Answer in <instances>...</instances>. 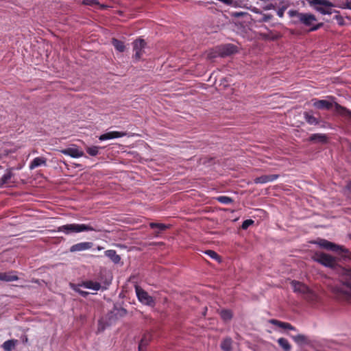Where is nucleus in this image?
Here are the masks:
<instances>
[{"instance_id":"obj_1","label":"nucleus","mask_w":351,"mask_h":351,"mask_svg":"<svg viewBox=\"0 0 351 351\" xmlns=\"http://www.w3.org/2000/svg\"><path fill=\"white\" fill-rule=\"evenodd\" d=\"M341 270L339 283L332 287V291L337 298L351 299V269Z\"/></svg>"},{"instance_id":"obj_2","label":"nucleus","mask_w":351,"mask_h":351,"mask_svg":"<svg viewBox=\"0 0 351 351\" xmlns=\"http://www.w3.org/2000/svg\"><path fill=\"white\" fill-rule=\"evenodd\" d=\"M61 232L65 234L72 233H79L82 232L94 231L100 232L102 231L101 228L97 224H85V223H68L58 227L57 230H51V232Z\"/></svg>"},{"instance_id":"obj_3","label":"nucleus","mask_w":351,"mask_h":351,"mask_svg":"<svg viewBox=\"0 0 351 351\" xmlns=\"http://www.w3.org/2000/svg\"><path fill=\"white\" fill-rule=\"evenodd\" d=\"M288 14L290 16H296L299 22L302 23L306 26H311V30L315 31L318 29L323 25V23H318L315 25L314 23L317 21V19L315 15L310 13H300L295 10H289Z\"/></svg>"},{"instance_id":"obj_4","label":"nucleus","mask_w":351,"mask_h":351,"mask_svg":"<svg viewBox=\"0 0 351 351\" xmlns=\"http://www.w3.org/2000/svg\"><path fill=\"white\" fill-rule=\"evenodd\" d=\"M291 285L293 291L300 293L306 301L309 302L317 301V294L305 284L296 280H292Z\"/></svg>"},{"instance_id":"obj_5","label":"nucleus","mask_w":351,"mask_h":351,"mask_svg":"<svg viewBox=\"0 0 351 351\" xmlns=\"http://www.w3.org/2000/svg\"><path fill=\"white\" fill-rule=\"evenodd\" d=\"M313 258L315 261L329 268L335 269L338 265V261L335 257L324 252H316Z\"/></svg>"},{"instance_id":"obj_6","label":"nucleus","mask_w":351,"mask_h":351,"mask_svg":"<svg viewBox=\"0 0 351 351\" xmlns=\"http://www.w3.org/2000/svg\"><path fill=\"white\" fill-rule=\"evenodd\" d=\"M310 5L322 14H331L335 5L328 0H311Z\"/></svg>"},{"instance_id":"obj_7","label":"nucleus","mask_w":351,"mask_h":351,"mask_svg":"<svg viewBox=\"0 0 351 351\" xmlns=\"http://www.w3.org/2000/svg\"><path fill=\"white\" fill-rule=\"evenodd\" d=\"M311 103L312 106L318 109H335V110H345L344 108H339V105L334 101L332 97H328L324 99H313Z\"/></svg>"},{"instance_id":"obj_8","label":"nucleus","mask_w":351,"mask_h":351,"mask_svg":"<svg viewBox=\"0 0 351 351\" xmlns=\"http://www.w3.org/2000/svg\"><path fill=\"white\" fill-rule=\"evenodd\" d=\"M317 243L324 249L337 252L343 256H348L349 251L343 246L338 245L326 239H320Z\"/></svg>"},{"instance_id":"obj_9","label":"nucleus","mask_w":351,"mask_h":351,"mask_svg":"<svg viewBox=\"0 0 351 351\" xmlns=\"http://www.w3.org/2000/svg\"><path fill=\"white\" fill-rule=\"evenodd\" d=\"M135 291L138 300L146 305L154 306L155 302L154 300L150 296L147 292L143 290L141 287L135 286Z\"/></svg>"},{"instance_id":"obj_10","label":"nucleus","mask_w":351,"mask_h":351,"mask_svg":"<svg viewBox=\"0 0 351 351\" xmlns=\"http://www.w3.org/2000/svg\"><path fill=\"white\" fill-rule=\"evenodd\" d=\"M134 55V57L136 60H139L142 58L144 53V48L145 43L142 39L136 40L133 43Z\"/></svg>"},{"instance_id":"obj_11","label":"nucleus","mask_w":351,"mask_h":351,"mask_svg":"<svg viewBox=\"0 0 351 351\" xmlns=\"http://www.w3.org/2000/svg\"><path fill=\"white\" fill-rule=\"evenodd\" d=\"M126 133L124 132L110 131L104 133L99 136V139L101 141L121 138L125 136Z\"/></svg>"},{"instance_id":"obj_12","label":"nucleus","mask_w":351,"mask_h":351,"mask_svg":"<svg viewBox=\"0 0 351 351\" xmlns=\"http://www.w3.org/2000/svg\"><path fill=\"white\" fill-rule=\"evenodd\" d=\"M93 245V243L92 242H81L73 245L69 250L71 252L85 251L90 249Z\"/></svg>"},{"instance_id":"obj_13","label":"nucleus","mask_w":351,"mask_h":351,"mask_svg":"<svg viewBox=\"0 0 351 351\" xmlns=\"http://www.w3.org/2000/svg\"><path fill=\"white\" fill-rule=\"evenodd\" d=\"M61 152L72 158H77L84 156V152L77 147H68L61 150Z\"/></svg>"},{"instance_id":"obj_14","label":"nucleus","mask_w":351,"mask_h":351,"mask_svg":"<svg viewBox=\"0 0 351 351\" xmlns=\"http://www.w3.org/2000/svg\"><path fill=\"white\" fill-rule=\"evenodd\" d=\"M279 177L277 174L263 175L254 179L255 184H265L276 180Z\"/></svg>"},{"instance_id":"obj_15","label":"nucleus","mask_w":351,"mask_h":351,"mask_svg":"<svg viewBox=\"0 0 351 351\" xmlns=\"http://www.w3.org/2000/svg\"><path fill=\"white\" fill-rule=\"evenodd\" d=\"M16 271H11L8 272H0V280L5 282L15 281L19 279V277L16 275Z\"/></svg>"},{"instance_id":"obj_16","label":"nucleus","mask_w":351,"mask_h":351,"mask_svg":"<svg viewBox=\"0 0 351 351\" xmlns=\"http://www.w3.org/2000/svg\"><path fill=\"white\" fill-rule=\"evenodd\" d=\"M218 49L219 51V55L221 57L230 55L236 51V47L232 45L219 46Z\"/></svg>"},{"instance_id":"obj_17","label":"nucleus","mask_w":351,"mask_h":351,"mask_svg":"<svg viewBox=\"0 0 351 351\" xmlns=\"http://www.w3.org/2000/svg\"><path fill=\"white\" fill-rule=\"evenodd\" d=\"M308 141L313 143L326 144L328 142V137L324 134H313L309 136Z\"/></svg>"},{"instance_id":"obj_18","label":"nucleus","mask_w":351,"mask_h":351,"mask_svg":"<svg viewBox=\"0 0 351 351\" xmlns=\"http://www.w3.org/2000/svg\"><path fill=\"white\" fill-rule=\"evenodd\" d=\"M304 117L310 125H317L319 123V117L314 114V111H305Z\"/></svg>"},{"instance_id":"obj_19","label":"nucleus","mask_w":351,"mask_h":351,"mask_svg":"<svg viewBox=\"0 0 351 351\" xmlns=\"http://www.w3.org/2000/svg\"><path fill=\"white\" fill-rule=\"evenodd\" d=\"M47 165V158L44 157H36L29 164V169H34L40 166Z\"/></svg>"},{"instance_id":"obj_20","label":"nucleus","mask_w":351,"mask_h":351,"mask_svg":"<svg viewBox=\"0 0 351 351\" xmlns=\"http://www.w3.org/2000/svg\"><path fill=\"white\" fill-rule=\"evenodd\" d=\"M152 337V335L150 332H146L143 335V337L141 339V341L138 345V350L143 351L144 348L148 345L149 341H151Z\"/></svg>"},{"instance_id":"obj_21","label":"nucleus","mask_w":351,"mask_h":351,"mask_svg":"<svg viewBox=\"0 0 351 351\" xmlns=\"http://www.w3.org/2000/svg\"><path fill=\"white\" fill-rule=\"evenodd\" d=\"M80 286L94 291H99L101 289V284L99 282L92 280L83 281Z\"/></svg>"},{"instance_id":"obj_22","label":"nucleus","mask_w":351,"mask_h":351,"mask_svg":"<svg viewBox=\"0 0 351 351\" xmlns=\"http://www.w3.org/2000/svg\"><path fill=\"white\" fill-rule=\"evenodd\" d=\"M11 169H7L6 173L0 178V189L5 184L10 183V180L13 177Z\"/></svg>"},{"instance_id":"obj_23","label":"nucleus","mask_w":351,"mask_h":351,"mask_svg":"<svg viewBox=\"0 0 351 351\" xmlns=\"http://www.w3.org/2000/svg\"><path fill=\"white\" fill-rule=\"evenodd\" d=\"M105 255L108 257L114 263L117 264L121 261V257L117 254L114 250H108L105 252Z\"/></svg>"},{"instance_id":"obj_24","label":"nucleus","mask_w":351,"mask_h":351,"mask_svg":"<svg viewBox=\"0 0 351 351\" xmlns=\"http://www.w3.org/2000/svg\"><path fill=\"white\" fill-rule=\"evenodd\" d=\"M270 323L284 329H289L292 330H295L294 326H293L291 324L287 322H280L277 319H271Z\"/></svg>"},{"instance_id":"obj_25","label":"nucleus","mask_w":351,"mask_h":351,"mask_svg":"<svg viewBox=\"0 0 351 351\" xmlns=\"http://www.w3.org/2000/svg\"><path fill=\"white\" fill-rule=\"evenodd\" d=\"M16 343L17 340L16 339L7 340L3 343L2 348L5 351H12L15 348Z\"/></svg>"},{"instance_id":"obj_26","label":"nucleus","mask_w":351,"mask_h":351,"mask_svg":"<svg viewBox=\"0 0 351 351\" xmlns=\"http://www.w3.org/2000/svg\"><path fill=\"white\" fill-rule=\"evenodd\" d=\"M205 56L206 58L208 60H213L218 56H220L218 47L207 51L205 53Z\"/></svg>"},{"instance_id":"obj_27","label":"nucleus","mask_w":351,"mask_h":351,"mask_svg":"<svg viewBox=\"0 0 351 351\" xmlns=\"http://www.w3.org/2000/svg\"><path fill=\"white\" fill-rule=\"evenodd\" d=\"M278 343L279 346L285 350L289 351L291 348V346L288 341V340L285 338L281 337L278 339Z\"/></svg>"},{"instance_id":"obj_28","label":"nucleus","mask_w":351,"mask_h":351,"mask_svg":"<svg viewBox=\"0 0 351 351\" xmlns=\"http://www.w3.org/2000/svg\"><path fill=\"white\" fill-rule=\"evenodd\" d=\"M221 348L223 351H231L232 339L230 338L224 339L221 342Z\"/></svg>"},{"instance_id":"obj_29","label":"nucleus","mask_w":351,"mask_h":351,"mask_svg":"<svg viewBox=\"0 0 351 351\" xmlns=\"http://www.w3.org/2000/svg\"><path fill=\"white\" fill-rule=\"evenodd\" d=\"M149 227L152 229L158 228L160 231H165L167 229L169 228L170 225L152 222L149 223Z\"/></svg>"},{"instance_id":"obj_30","label":"nucleus","mask_w":351,"mask_h":351,"mask_svg":"<svg viewBox=\"0 0 351 351\" xmlns=\"http://www.w3.org/2000/svg\"><path fill=\"white\" fill-rule=\"evenodd\" d=\"M292 338L298 344H304L308 343V339L304 335H298L296 336H293Z\"/></svg>"},{"instance_id":"obj_31","label":"nucleus","mask_w":351,"mask_h":351,"mask_svg":"<svg viewBox=\"0 0 351 351\" xmlns=\"http://www.w3.org/2000/svg\"><path fill=\"white\" fill-rule=\"evenodd\" d=\"M100 147L98 146L86 147V152L91 156H95L98 155Z\"/></svg>"},{"instance_id":"obj_32","label":"nucleus","mask_w":351,"mask_h":351,"mask_svg":"<svg viewBox=\"0 0 351 351\" xmlns=\"http://www.w3.org/2000/svg\"><path fill=\"white\" fill-rule=\"evenodd\" d=\"M112 45L115 47V49L120 52H123L125 50V45L120 40L113 39Z\"/></svg>"},{"instance_id":"obj_33","label":"nucleus","mask_w":351,"mask_h":351,"mask_svg":"<svg viewBox=\"0 0 351 351\" xmlns=\"http://www.w3.org/2000/svg\"><path fill=\"white\" fill-rule=\"evenodd\" d=\"M220 314L221 318L225 321L230 320L232 317V313L230 310H222Z\"/></svg>"},{"instance_id":"obj_34","label":"nucleus","mask_w":351,"mask_h":351,"mask_svg":"<svg viewBox=\"0 0 351 351\" xmlns=\"http://www.w3.org/2000/svg\"><path fill=\"white\" fill-rule=\"evenodd\" d=\"M216 199L219 202L223 204H229L233 202V199L231 197L225 195L219 196Z\"/></svg>"},{"instance_id":"obj_35","label":"nucleus","mask_w":351,"mask_h":351,"mask_svg":"<svg viewBox=\"0 0 351 351\" xmlns=\"http://www.w3.org/2000/svg\"><path fill=\"white\" fill-rule=\"evenodd\" d=\"M254 223V220L252 219H246L243 221L241 225V228L243 230H247L250 226L252 225Z\"/></svg>"},{"instance_id":"obj_36","label":"nucleus","mask_w":351,"mask_h":351,"mask_svg":"<svg viewBox=\"0 0 351 351\" xmlns=\"http://www.w3.org/2000/svg\"><path fill=\"white\" fill-rule=\"evenodd\" d=\"M206 254H208L210 258H212L213 259H215V260L219 259V256L215 251L207 250L206 252Z\"/></svg>"},{"instance_id":"obj_37","label":"nucleus","mask_w":351,"mask_h":351,"mask_svg":"<svg viewBox=\"0 0 351 351\" xmlns=\"http://www.w3.org/2000/svg\"><path fill=\"white\" fill-rule=\"evenodd\" d=\"M73 289L77 292L80 295L83 296V297H86L88 295V292H86V291H82L81 289H80L79 288H77V287H73Z\"/></svg>"},{"instance_id":"obj_38","label":"nucleus","mask_w":351,"mask_h":351,"mask_svg":"<svg viewBox=\"0 0 351 351\" xmlns=\"http://www.w3.org/2000/svg\"><path fill=\"white\" fill-rule=\"evenodd\" d=\"M83 3L85 5H92L97 3V0H84Z\"/></svg>"},{"instance_id":"obj_39","label":"nucleus","mask_w":351,"mask_h":351,"mask_svg":"<svg viewBox=\"0 0 351 351\" xmlns=\"http://www.w3.org/2000/svg\"><path fill=\"white\" fill-rule=\"evenodd\" d=\"M335 19H337V21L339 23V24H340V25L343 24V19H342L341 16H340L339 15H336L335 16Z\"/></svg>"},{"instance_id":"obj_40","label":"nucleus","mask_w":351,"mask_h":351,"mask_svg":"<svg viewBox=\"0 0 351 351\" xmlns=\"http://www.w3.org/2000/svg\"><path fill=\"white\" fill-rule=\"evenodd\" d=\"M271 19V15H269V14H265L263 18V21H268Z\"/></svg>"},{"instance_id":"obj_41","label":"nucleus","mask_w":351,"mask_h":351,"mask_svg":"<svg viewBox=\"0 0 351 351\" xmlns=\"http://www.w3.org/2000/svg\"><path fill=\"white\" fill-rule=\"evenodd\" d=\"M278 15L280 16V17H282L283 16V14H284V9H280L278 12H277Z\"/></svg>"},{"instance_id":"obj_42","label":"nucleus","mask_w":351,"mask_h":351,"mask_svg":"<svg viewBox=\"0 0 351 351\" xmlns=\"http://www.w3.org/2000/svg\"><path fill=\"white\" fill-rule=\"evenodd\" d=\"M346 188L351 193V180L348 182Z\"/></svg>"},{"instance_id":"obj_43","label":"nucleus","mask_w":351,"mask_h":351,"mask_svg":"<svg viewBox=\"0 0 351 351\" xmlns=\"http://www.w3.org/2000/svg\"><path fill=\"white\" fill-rule=\"evenodd\" d=\"M274 6L272 5H269L267 6L266 9H271V8H273Z\"/></svg>"},{"instance_id":"obj_44","label":"nucleus","mask_w":351,"mask_h":351,"mask_svg":"<svg viewBox=\"0 0 351 351\" xmlns=\"http://www.w3.org/2000/svg\"><path fill=\"white\" fill-rule=\"evenodd\" d=\"M345 112H347L348 114L351 117V111H349V110H347V111H344Z\"/></svg>"},{"instance_id":"obj_45","label":"nucleus","mask_w":351,"mask_h":351,"mask_svg":"<svg viewBox=\"0 0 351 351\" xmlns=\"http://www.w3.org/2000/svg\"><path fill=\"white\" fill-rule=\"evenodd\" d=\"M97 249H98L99 250H102V249H103V247H99H99H97Z\"/></svg>"},{"instance_id":"obj_46","label":"nucleus","mask_w":351,"mask_h":351,"mask_svg":"<svg viewBox=\"0 0 351 351\" xmlns=\"http://www.w3.org/2000/svg\"><path fill=\"white\" fill-rule=\"evenodd\" d=\"M350 149L351 150V143L349 145Z\"/></svg>"},{"instance_id":"obj_47","label":"nucleus","mask_w":351,"mask_h":351,"mask_svg":"<svg viewBox=\"0 0 351 351\" xmlns=\"http://www.w3.org/2000/svg\"><path fill=\"white\" fill-rule=\"evenodd\" d=\"M241 13L237 14V16H241Z\"/></svg>"}]
</instances>
